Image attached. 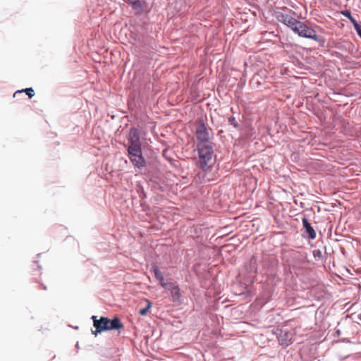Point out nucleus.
<instances>
[{
    "label": "nucleus",
    "mask_w": 361,
    "mask_h": 361,
    "mask_svg": "<svg viewBox=\"0 0 361 361\" xmlns=\"http://www.w3.org/2000/svg\"><path fill=\"white\" fill-rule=\"evenodd\" d=\"M283 10L287 13L282 11H275V17L278 21L284 24L286 23L287 19H288V18L291 16V14H295V13L286 7H283Z\"/></svg>",
    "instance_id": "1a4fd4ad"
},
{
    "label": "nucleus",
    "mask_w": 361,
    "mask_h": 361,
    "mask_svg": "<svg viewBox=\"0 0 361 361\" xmlns=\"http://www.w3.org/2000/svg\"><path fill=\"white\" fill-rule=\"evenodd\" d=\"M195 135L197 137V144H209L210 135L209 130L202 119H199L195 125Z\"/></svg>",
    "instance_id": "39448f33"
},
{
    "label": "nucleus",
    "mask_w": 361,
    "mask_h": 361,
    "mask_svg": "<svg viewBox=\"0 0 361 361\" xmlns=\"http://www.w3.org/2000/svg\"><path fill=\"white\" fill-rule=\"evenodd\" d=\"M298 20L293 18L292 16H290L288 19L286 21V23H284L285 25H286L288 28H290L291 30L293 28L294 25H296Z\"/></svg>",
    "instance_id": "4468645a"
},
{
    "label": "nucleus",
    "mask_w": 361,
    "mask_h": 361,
    "mask_svg": "<svg viewBox=\"0 0 361 361\" xmlns=\"http://www.w3.org/2000/svg\"><path fill=\"white\" fill-rule=\"evenodd\" d=\"M302 228L305 232V234H302L303 238H308L309 240H314L317 236L316 231L305 216L302 218Z\"/></svg>",
    "instance_id": "0eeeda50"
},
{
    "label": "nucleus",
    "mask_w": 361,
    "mask_h": 361,
    "mask_svg": "<svg viewBox=\"0 0 361 361\" xmlns=\"http://www.w3.org/2000/svg\"><path fill=\"white\" fill-rule=\"evenodd\" d=\"M128 145H125L127 156L135 169H142L146 166L147 161L142 154L140 133L138 128L131 127L127 135Z\"/></svg>",
    "instance_id": "f257e3e1"
},
{
    "label": "nucleus",
    "mask_w": 361,
    "mask_h": 361,
    "mask_svg": "<svg viewBox=\"0 0 361 361\" xmlns=\"http://www.w3.org/2000/svg\"><path fill=\"white\" fill-rule=\"evenodd\" d=\"M312 255L315 259L317 260H322L324 259V255L320 250H314L312 251Z\"/></svg>",
    "instance_id": "f3484780"
},
{
    "label": "nucleus",
    "mask_w": 361,
    "mask_h": 361,
    "mask_svg": "<svg viewBox=\"0 0 361 361\" xmlns=\"http://www.w3.org/2000/svg\"><path fill=\"white\" fill-rule=\"evenodd\" d=\"M353 27L357 34V35L361 39V24L359 23L357 21L353 22Z\"/></svg>",
    "instance_id": "6ab92c4d"
},
{
    "label": "nucleus",
    "mask_w": 361,
    "mask_h": 361,
    "mask_svg": "<svg viewBox=\"0 0 361 361\" xmlns=\"http://www.w3.org/2000/svg\"><path fill=\"white\" fill-rule=\"evenodd\" d=\"M276 337L281 345L287 347L293 343V336L288 331L277 329Z\"/></svg>",
    "instance_id": "6e6552de"
},
{
    "label": "nucleus",
    "mask_w": 361,
    "mask_h": 361,
    "mask_svg": "<svg viewBox=\"0 0 361 361\" xmlns=\"http://www.w3.org/2000/svg\"><path fill=\"white\" fill-rule=\"evenodd\" d=\"M152 270L154 272V277L156 278V279H157L158 281H163L164 276H163L162 273L161 272V271L159 270L157 264H155V263L152 264Z\"/></svg>",
    "instance_id": "f8f14e48"
},
{
    "label": "nucleus",
    "mask_w": 361,
    "mask_h": 361,
    "mask_svg": "<svg viewBox=\"0 0 361 361\" xmlns=\"http://www.w3.org/2000/svg\"><path fill=\"white\" fill-rule=\"evenodd\" d=\"M341 14L347 18L352 24H353V22L357 21L355 18L352 16L351 12L348 9L341 11Z\"/></svg>",
    "instance_id": "2eb2a0df"
},
{
    "label": "nucleus",
    "mask_w": 361,
    "mask_h": 361,
    "mask_svg": "<svg viewBox=\"0 0 361 361\" xmlns=\"http://www.w3.org/2000/svg\"><path fill=\"white\" fill-rule=\"evenodd\" d=\"M23 92H25L30 99H31L35 95V91L32 87H28L25 89H23L21 90L16 91L13 96L16 97L17 94H22Z\"/></svg>",
    "instance_id": "ddd939ff"
},
{
    "label": "nucleus",
    "mask_w": 361,
    "mask_h": 361,
    "mask_svg": "<svg viewBox=\"0 0 361 361\" xmlns=\"http://www.w3.org/2000/svg\"><path fill=\"white\" fill-rule=\"evenodd\" d=\"M167 290L170 291L173 302H180L181 293L178 285L176 282H173L171 286L169 287Z\"/></svg>",
    "instance_id": "9d476101"
},
{
    "label": "nucleus",
    "mask_w": 361,
    "mask_h": 361,
    "mask_svg": "<svg viewBox=\"0 0 361 361\" xmlns=\"http://www.w3.org/2000/svg\"><path fill=\"white\" fill-rule=\"evenodd\" d=\"M43 288H44V290H46V289H47V287H46V286H43Z\"/></svg>",
    "instance_id": "412c9836"
},
{
    "label": "nucleus",
    "mask_w": 361,
    "mask_h": 361,
    "mask_svg": "<svg viewBox=\"0 0 361 361\" xmlns=\"http://www.w3.org/2000/svg\"><path fill=\"white\" fill-rule=\"evenodd\" d=\"M146 302H147V305H146V307H144V308L140 309V310H139V312H139V314H140V315H142V316H145V315H146V314H147V312H148L149 310V309L151 308V307H152V302H151L149 300H146Z\"/></svg>",
    "instance_id": "dca6fc26"
},
{
    "label": "nucleus",
    "mask_w": 361,
    "mask_h": 361,
    "mask_svg": "<svg viewBox=\"0 0 361 361\" xmlns=\"http://www.w3.org/2000/svg\"><path fill=\"white\" fill-rule=\"evenodd\" d=\"M307 262V253L305 252H295L293 253L290 261V266L294 270L300 269Z\"/></svg>",
    "instance_id": "423d86ee"
},
{
    "label": "nucleus",
    "mask_w": 361,
    "mask_h": 361,
    "mask_svg": "<svg viewBox=\"0 0 361 361\" xmlns=\"http://www.w3.org/2000/svg\"><path fill=\"white\" fill-rule=\"evenodd\" d=\"M228 122L231 126H233L235 128H239V124L236 121L235 117L233 116H231L228 118Z\"/></svg>",
    "instance_id": "a211bd4d"
},
{
    "label": "nucleus",
    "mask_w": 361,
    "mask_h": 361,
    "mask_svg": "<svg viewBox=\"0 0 361 361\" xmlns=\"http://www.w3.org/2000/svg\"><path fill=\"white\" fill-rule=\"evenodd\" d=\"M214 146V143L196 145L199 157L197 166L203 171H209L213 165Z\"/></svg>",
    "instance_id": "7ed1b4c3"
},
{
    "label": "nucleus",
    "mask_w": 361,
    "mask_h": 361,
    "mask_svg": "<svg viewBox=\"0 0 361 361\" xmlns=\"http://www.w3.org/2000/svg\"><path fill=\"white\" fill-rule=\"evenodd\" d=\"M292 31L298 34V36L307 38V39H311L317 42H318L319 46L322 47H326V40L325 39L319 35H317L316 33V31L307 26L305 23L298 20L296 25L293 26V28Z\"/></svg>",
    "instance_id": "20e7f679"
},
{
    "label": "nucleus",
    "mask_w": 361,
    "mask_h": 361,
    "mask_svg": "<svg viewBox=\"0 0 361 361\" xmlns=\"http://www.w3.org/2000/svg\"><path fill=\"white\" fill-rule=\"evenodd\" d=\"M93 321V326L95 330H92V334L97 336L99 334H101L107 331L118 330L123 328V324L118 317H114L113 319H109L107 317H101L100 319H97L95 315L92 316Z\"/></svg>",
    "instance_id": "f03ea898"
},
{
    "label": "nucleus",
    "mask_w": 361,
    "mask_h": 361,
    "mask_svg": "<svg viewBox=\"0 0 361 361\" xmlns=\"http://www.w3.org/2000/svg\"><path fill=\"white\" fill-rule=\"evenodd\" d=\"M159 281L160 286L166 290H167L169 288V287L171 286V284L173 283V282L166 283L164 281V277H163V281Z\"/></svg>",
    "instance_id": "aec40b11"
},
{
    "label": "nucleus",
    "mask_w": 361,
    "mask_h": 361,
    "mask_svg": "<svg viewBox=\"0 0 361 361\" xmlns=\"http://www.w3.org/2000/svg\"><path fill=\"white\" fill-rule=\"evenodd\" d=\"M162 156L167 160L171 165L176 169H178L179 167V162L178 161H176L171 158V157L168 156V150L164 149L162 152Z\"/></svg>",
    "instance_id": "9b49d317"
}]
</instances>
